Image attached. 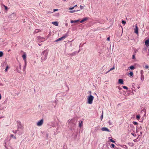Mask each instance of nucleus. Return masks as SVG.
<instances>
[{"instance_id": "obj_41", "label": "nucleus", "mask_w": 149, "mask_h": 149, "mask_svg": "<svg viewBox=\"0 0 149 149\" xmlns=\"http://www.w3.org/2000/svg\"><path fill=\"white\" fill-rule=\"evenodd\" d=\"M149 67V66L148 65H146L145 68L146 69H148Z\"/></svg>"}, {"instance_id": "obj_2", "label": "nucleus", "mask_w": 149, "mask_h": 149, "mask_svg": "<svg viewBox=\"0 0 149 149\" xmlns=\"http://www.w3.org/2000/svg\"><path fill=\"white\" fill-rule=\"evenodd\" d=\"M48 52L47 50H44L42 52L41 54L42 61H44L47 58Z\"/></svg>"}, {"instance_id": "obj_6", "label": "nucleus", "mask_w": 149, "mask_h": 149, "mask_svg": "<svg viewBox=\"0 0 149 149\" xmlns=\"http://www.w3.org/2000/svg\"><path fill=\"white\" fill-rule=\"evenodd\" d=\"M37 38H38V41L39 42H43L44 40V38L40 36H38Z\"/></svg>"}, {"instance_id": "obj_3", "label": "nucleus", "mask_w": 149, "mask_h": 149, "mask_svg": "<svg viewBox=\"0 0 149 149\" xmlns=\"http://www.w3.org/2000/svg\"><path fill=\"white\" fill-rule=\"evenodd\" d=\"M94 97L91 95H89L87 98L88 101L87 103H88L89 104H92L93 103V102L94 99Z\"/></svg>"}, {"instance_id": "obj_27", "label": "nucleus", "mask_w": 149, "mask_h": 149, "mask_svg": "<svg viewBox=\"0 0 149 149\" xmlns=\"http://www.w3.org/2000/svg\"><path fill=\"white\" fill-rule=\"evenodd\" d=\"M3 55V53L2 52L0 51V57H2Z\"/></svg>"}, {"instance_id": "obj_23", "label": "nucleus", "mask_w": 149, "mask_h": 149, "mask_svg": "<svg viewBox=\"0 0 149 149\" xmlns=\"http://www.w3.org/2000/svg\"><path fill=\"white\" fill-rule=\"evenodd\" d=\"M26 66V62H25L24 66L23 68V70L24 71L25 70Z\"/></svg>"}, {"instance_id": "obj_40", "label": "nucleus", "mask_w": 149, "mask_h": 149, "mask_svg": "<svg viewBox=\"0 0 149 149\" xmlns=\"http://www.w3.org/2000/svg\"><path fill=\"white\" fill-rule=\"evenodd\" d=\"M8 68V66H7L6 68L5 69V71L6 72L7 71V70Z\"/></svg>"}, {"instance_id": "obj_25", "label": "nucleus", "mask_w": 149, "mask_h": 149, "mask_svg": "<svg viewBox=\"0 0 149 149\" xmlns=\"http://www.w3.org/2000/svg\"><path fill=\"white\" fill-rule=\"evenodd\" d=\"M129 68L131 70H134L135 68V67L133 66L132 65L130 66Z\"/></svg>"}, {"instance_id": "obj_55", "label": "nucleus", "mask_w": 149, "mask_h": 149, "mask_svg": "<svg viewBox=\"0 0 149 149\" xmlns=\"http://www.w3.org/2000/svg\"><path fill=\"white\" fill-rule=\"evenodd\" d=\"M76 6H77V5H75V6H74V7H76Z\"/></svg>"}, {"instance_id": "obj_8", "label": "nucleus", "mask_w": 149, "mask_h": 149, "mask_svg": "<svg viewBox=\"0 0 149 149\" xmlns=\"http://www.w3.org/2000/svg\"><path fill=\"white\" fill-rule=\"evenodd\" d=\"M135 28L134 29V33H136L137 34H138V28L137 24H136L135 26Z\"/></svg>"}, {"instance_id": "obj_29", "label": "nucleus", "mask_w": 149, "mask_h": 149, "mask_svg": "<svg viewBox=\"0 0 149 149\" xmlns=\"http://www.w3.org/2000/svg\"><path fill=\"white\" fill-rule=\"evenodd\" d=\"M122 87L124 89H126L127 90L128 89V88L125 86H123Z\"/></svg>"}, {"instance_id": "obj_37", "label": "nucleus", "mask_w": 149, "mask_h": 149, "mask_svg": "<svg viewBox=\"0 0 149 149\" xmlns=\"http://www.w3.org/2000/svg\"><path fill=\"white\" fill-rule=\"evenodd\" d=\"M39 31L38 29L36 30L34 32V33H37Z\"/></svg>"}, {"instance_id": "obj_47", "label": "nucleus", "mask_w": 149, "mask_h": 149, "mask_svg": "<svg viewBox=\"0 0 149 149\" xmlns=\"http://www.w3.org/2000/svg\"><path fill=\"white\" fill-rule=\"evenodd\" d=\"M110 37H108L107 38V40L108 41H109L110 40Z\"/></svg>"}, {"instance_id": "obj_36", "label": "nucleus", "mask_w": 149, "mask_h": 149, "mask_svg": "<svg viewBox=\"0 0 149 149\" xmlns=\"http://www.w3.org/2000/svg\"><path fill=\"white\" fill-rule=\"evenodd\" d=\"M140 115H137L136 116V118L137 119H139L140 118Z\"/></svg>"}, {"instance_id": "obj_28", "label": "nucleus", "mask_w": 149, "mask_h": 149, "mask_svg": "<svg viewBox=\"0 0 149 149\" xmlns=\"http://www.w3.org/2000/svg\"><path fill=\"white\" fill-rule=\"evenodd\" d=\"M19 131V130H15V131L13 130V132L14 133H15V134H16V133H17V132H18V131Z\"/></svg>"}, {"instance_id": "obj_34", "label": "nucleus", "mask_w": 149, "mask_h": 149, "mask_svg": "<svg viewBox=\"0 0 149 149\" xmlns=\"http://www.w3.org/2000/svg\"><path fill=\"white\" fill-rule=\"evenodd\" d=\"M122 23L124 25H125L126 24V22L124 20H122Z\"/></svg>"}, {"instance_id": "obj_38", "label": "nucleus", "mask_w": 149, "mask_h": 149, "mask_svg": "<svg viewBox=\"0 0 149 149\" xmlns=\"http://www.w3.org/2000/svg\"><path fill=\"white\" fill-rule=\"evenodd\" d=\"M148 53L147 54V56L149 58V49H148Z\"/></svg>"}, {"instance_id": "obj_26", "label": "nucleus", "mask_w": 149, "mask_h": 149, "mask_svg": "<svg viewBox=\"0 0 149 149\" xmlns=\"http://www.w3.org/2000/svg\"><path fill=\"white\" fill-rule=\"evenodd\" d=\"M10 137L15 139H16V138L15 136L14 135L12 134L10 135Z\"/></svg>"}, {"instance_id": "obj_13", "label": "nucleus", "mask_w": 149, "mask_h": 149, "mask_svg": "<svg viewBox=\"0 0 149 149\" xmlns=\"http://www.w3.org/2000/svg\"><path fill=\"white\" fill-rule=\"evenodd\" d=\"M149 39H148L146 40L145 42V45L146 47H148L149 46Z\"/></svg>"}, {"instance_id": "obj_32", "label": "nucleus", "mask_w": 149, "mask_h": 149, "mask_svg": "<svg viewBox=\"0 0 149 149\" xmlns=\"http://www.w3.org/2000/svg\"><path fill=\"white\" fill-rule=\"evenodd\" d=\"M3 6L4 7L5 9L6 10H7V9H8V8L7 7V6H5L4 5H3Z\"/></svg>"}, {"instance_id": "obj_57", "label": "nucleus", "mask_w": 149, "mask_h": 149, "mask_svg": "<svg viewBox=\"0 0 149 149\" xmlns=\"http://www.w3.org/2000/svg\"><path fill=\"white\" fill-rule=\"evenodd\" d=\"M56 130H58V128H57V129H56Z\"/></svg>"}, {"instance_id": "obj_18", "label": "nucleus", "mask_w": 149, "mask_h": 149, "mask_svg": "<svg viewBox=\"0 0 149 149\" xmlns=\"http://www.w3.org/2000/svg\"><path fill=\"white\" fill-rule=\"evenodd\" d=\"M79 52H79H74L70 54V55L74 56L76 54V53H78Z\"/></svg>"}, {"instance_id": "obj_7", "label": "nucleus", "mask_w": 149, "mask_h": 149, "mask_svg": "<svg viewBox=\"0 0 149 149\" xmlns=\"http://www.w3.org/2000/svg\"><path fill=\"white\" fill-rule=\"evenodd\" d=\"M43 123V120L42 119L39 121L37 123V125L39 126L42 125Z\"/></svg>"}, {"instance_id": "obj_59", "label": "nucleus", "mask_w": 149, "mask_h": 149, "mask_svg": "<svg viewBox=\"0 0 149 149\" xmlns=\"http://www.w3.org/2000/svg\"><path fill=\"white\" fill-rule=\"evenodd\" d=\"M75 137H76L77 136V134H76V135H75Z\"/></svg>"}, {"instance_id": "obj_54", "label": "nucleus", "mask_w": 149, "mask_h": 149, "mask_svg": "<svg viewBox=\"0 0 149 149\" xmlns=\"http://www.w3.org/2000/svg\"><path fill=\"white\" fill-rule=\"evenodd\" d=\"M65 25H66V26H67V25H68V24H67V23L66 24H65Z\"/></svg>"}, {"instance_id": "obj_51", "label": "nucleus", "mask_w": 149, "mask_h": 149, "mask_svg": "<svg viewBox=\"0 0 149 149\" xmlns=\"http://www.w3.org/2000/svg\"><path fill=\"white\" fill-rule=\"evenodd\" d=\"M140 129H142V127L141 126H140Z\"/></svg>"}, {"instance_id": "obj_48", "label": "nucleus", "mask_w": 149, "mask_h": 149, "mask_svg": "<svg viewBox=\"0 0 149 149\" xmlns=\"http://www.w3.org/2000/svg\"><path fill=\"white\" fill-rule=\"evenodd\" d=\"M100 118H101V120L103 118V114H102L101 116H100Z\"/></svg>"}, {"instance_id": "obj_30", "label": "nucleus", "mask_w": 149, "mask_h": 149, "mask_svg": "<svg viewBox=\"0 0 149 149\" xmlns=\"http://www.w3.org/2000/svg\"><path fill=\"white\" fill-rule=\"evenodd\" d=\"M129 75L130 76H132L133 75V72H132V71H131L130 73H129Z\"/></svg>"}, {"instance_id": "obj_4", "label": "nucleus", "mask_w": 149, "mask_h": 149, "mask_svg": "<svg viewBox=\"0 0 149 149\" xmlns=\"http://www.w3.org/2000/svg\"><path fill=\"white\" fill-rule=\"evenodd\" d=\"M68 36V32H67V33L61 37L55 40V42H57L58 41H60L61 40H63L65 38H66Z\"/></svg>"}, {"instance_id": "obj_53", "label": "nucleus", "mask_w": 149, "mask_h": 149, "mask_svg": "<svg viewBox=\"0 0 149 149\" xmlns=\"http://www.w3.org/2000/svg\"><path fill=\"white\" fill-rule=\"evenodd\" d=\"M131 127H134V126L132 125H131Z\"/></svg>"}, {"instance_id": "obj_60", "label": "nucleus", "mask_w": 149, "mask_h": 149, "mask_svg": "<svg viewBox=\"0 0 149 149\" xmlns=\"http://www.w3.org/2000/svg\"><path fill=\"white\" fill-rule=\"evenodd\" d=\"M109 124H110V125L111 124V123H110V122H109Z\"/></svg>"}, {"instance_id": "obj_35", "label": "nucleus", "mask_w": 149, "mask_h": 149, "mask_svg": "<svg viewBox=\"0 0 149 149\" xmlns=\"http://www.w3.org/2000/svg\"><path fill=\"white\" fill-rule=\"evenodd\" d=\"M109 139L110 140V141L111 142H112V143H115V141H114V140H113L112 139Z\"/></svg>"}, {"instance_id": "obj_20", "label": "nucleus", "mask_w": 149, "mask_h": 149, "mask_svg": "<svg viewBox=\"0 0 149 149\" xmlns=\"http://www.w3.org/2000/svg\"><path fill=\"white\" fill-rule=\"evenodd\" d=\"M114 68H115L114 66H113V68H110V69L107 72H106V74L107 73H108L110 71L114 69Z\"/></svg>"}, {"instance_id": "obj_31", "label": "nucleus", "mask_w": 149, "mask_h": 149, "mask_svg": "<svg viewBox=\"0 0 149 149\" xmlns=\"http://www.w3.org/2000/svg\"><path fill=\"white\" fill-rule=\"evenodd\" d=\"M143 73H144V72H143V70H141L140 74H141V75H143Z\"/></svg>"}, {"instance_id": "obj_16", "label": "nucleus", "mask_w": 149, "mask_h": 149, "mask_svg": "<svg viewBox=\"0 0 149 149\" xmlns=\"http://www.w3.org/2000/svg\"><path fill=\"white\" fill-rule=\"evenodd\" d=\"M79 21V20H71L70 22L71 23H77Z\"/></svg>"}, {"instance_id": "obj_24", "label": "nucleus", "mask_w": 149, "mask_h": 149, "mask_svg": "<svg viewBox=\"0 0 149 149\" xmlns=\"http://www.w3.org/2000/svg\"><path fill=\"white\" fill-rule=\"evenodd\" d=\"M80 10H71V11H70V13H73L74 12H75L76 11H79Z\"/></svg>"}, {"instance_id": "obj_5", "label": "nucleus", "mask_w": 149, "mask_h": 149, "mask_svg": "<svg viewBox=\"0 0 149 149\" xmlns=\"http://www.w3.org/2000/svg\"><path fill=\"white\" fill-rule=\"evenodd\" d=\"M17 126L18 129H22L23 128V127L22 125L21 122L19 121H17Z\"/></svg>"}, {"instance_id": "obj_9", "label": "nucleus", "mask_w": 149, "mask_h": 149, "mask_svg": "<svg viewBox=\"0 0 149 149\" xmlns=\"http://www.w3.org/2000/svg\"><path fill=\"white\" fill-rule=\"evenodd\" d=\"M103 131H107L108 132H110V131L106 127H102L101 129Z\"/></svg>"}, {"instance_id": "obj_33", "label": "nucleus", "mask_w": 149, "mask_h": 149, "mask_svg": "<svg viewBox=\"0 0 149 149\" xmlns=\"http://www.w3.org/2000/svg\"><path fill=\"white\" fill-rule=\"evenodd\" d=\"M82 121H81V123H80V122H79V127H81L82 126Z\"/></svg>"}, {"instance_id": "obj_56", "label": "nucleus", "mask_w": 149, "mask_h": 149, "mask_svg": "<svg viewBox=\"0 0 149 149\" xmlns=\"http://www.w3.org/2000/svg\"><path fill=\"white\" fill-rule=\"evenodd\" d=\"M19 68H21V65H19Z\"/></svg>"}, {"instance_id": "obj_49", "label": "nucleus", "mask_w": 149, "mask_h": 149, "mask_svg": "<svg viewBox=\"0 0 149 149\" xmlns=\"http://www.w3.org/2000/svg\"><path fill=\"white\" fill-rule=\"evenodd\" d=\"M135 57V56L134 55H132V59H134Z\"/></svg>"}, {"instance_id": "obj_61", "label": "nucleus", "mask_w": 149, "mask_h": 149, "mask_svg": "<svg viewBox=\"0 0 149 149\" xmlns=\"http://www.w3.org/2000/svg\"><path fill=\"white\" fill-rule=\"evenodd\" d=\"M140 134H142V132H140Z\"/></svg>"}, {"instance_id": "obj_17", "label": "nucleus", "mask_w": 149, "mask_h": 149, "mask_svg": "<svg viewBox=\"0 0 149 149\" xmlns=\"http://www.w3.org/2000/svg\"><path fill=\"white\" fill-rule=\"evenodd\" d=\"M147 52V49L145 48H144L142 50V52L143 53H145V52Z\"/></svg>"}, {"instance_id": "obj_39", "label": "nucleus", "mask_w": 149, "mask_h": 149, "mask_svg": "<svg viewBox=\"0 0 149 149\" xmlns=\"http://www.w3.org/2000/svg\"><path fill=\"white\" fill-rule=\"evenodd\" d=\"M131 134H132L133 136H136V134H134L133 133H131Z\"/></svg>"}, {"instance_id": "obj_22", "label": "nucleus", "mask_w": 149, "mask_h": 149, "mask_svg": "<svg viewBox=\"0 0 149 149\" xmlns=\"http://www.w3.org/2000/svg\"><path fill=\"white\" fill-rule=\"evenodd\" d=\"M133 123L134 125H138L139 124V123L135 121H133Z\"/></svg>"}, {"instance_id": "obj_64", "label": "nucleus", "mask_w": 149, "mask_h": 149, "mask_svg": "<svg viewBox=\"0 0 149 149\" xmlns=\"http://www.w3.org/2000/svg\"><path fill=\"white\" fill-rule=\"evenodd\" d=\"M63 1H66V0H63Z\"/></svg>"}, {"instance_id": "obj_46", "label": "nucleus", "mask_w": 149, "mask_h": 149, "mask_svg": "<svg viewBox=\"0 0 149 149\" xmlns=\"http://www.w3.org/2000/svg\"><path fill=\"white\" fill-rule=\"evenodd\" d=\"M58 10V9H54L53 10H54V12H55L56 11H57Z\"/></svg>"}, {"instance_id": "obj_43", "label": "nucleus", "mask_w": 149, "mask_h": 149, "mask_svg": "<svg viewBox=\"0 0 149 149\" xmlns=\"http://www.w3.org/2000/svg\"><path fill=\"white\" fill-rule=\"evenodd\" d=\"M80 7L81 9H83L84 8V7L81 5L80 6Z\"/></svg>"}, {"instance_id": "obj_45", "label": "nucleus", "mask_w": 149, "mask_h": 149, "mask_svg": "<svg viewBox=\"0 0 149 149\" xmlns=\"http://www.w3.org/2000/svg\"><path fill=\"white\" fill-rule=\"evenodd\" d=\"M18 134L19 135H21L22 134V132H18Z\"/></svg>"}, {"instance_id": "obj_1", "label": "nucleus", "mask_w": 149, "mask_h": 149, "mask_svg": "<svg viewBox=\"0 0 149 149\" xmlns=\"http://www.w3.org/2000/svg\"><path fill=\"white\" fill-rule=\"evenodd\" d=\"M77 122V120L76 119L73 118L71 120H69L68 121L69 124V127L70 130L72 131L74 130L76 127V123Z\"/></svg>"}, {"instance_id": "obj_19", "label": "nucleus", "mask_w": 149, "mask_h": 149, "mask_svg": "<svg viewBox=\"0 0 149 149\" xmlns=\"http://www.w3.org/2000/svg\"><path fill=\"white\" fill-rule=\"evenodd\" d=\"M128 144L130 146L132 147L134 146V143H128Z\"/></svg>"}, {"instance_id": "obj_21", "label": "nucleus", "mask_w": 149, "mask_h": 149, "mask_svg": "<svg viewBox=\"0 0 149 149\" xmlns=\"http://www.w3.org/2000/svg\"><path fill=\"white\" fill-rule=\"evenodd\" d=\"M141 81H143L144 79V76L143 75H141Z\"/></svg>"}, {"instance_id": "obj_44", "label": "nucleus", "mask_w": 149, "mask_h": 149, "mask_svg": "<svg viewBox=\"0 0 149 149\" xmlns=\"http://www.w3.org/2000/svg\"><path fill=\"white\" fill-rule=\"evenodd\" d=\"M74 6L73 7H72L71 8H69V10H72L74 9Z\"/></svg>"}, {"instance_id": "obj_12", "label": "nucleus", "mask_w": 149, "mask_h": 149, "mask_svg": "<svg viewBox=\"0 0 149 149\" xmlns=\"http://www.w3.org/2000/svg\"><path fill=\"white\" fill-rule=\"evenodd\" d=\"M144 113V116H145L146 115V109H143L141 111V113Z\"/></svg>"}, {"instance_id": "obj_10", "label": "nucleus", "mask_w": 149, "mask_h": 149, "mask_svg": "<svg viewBox=\"0 0 149 149\" xmlns=\"http://www.w3.org/2000/svg\"><path fill=\"white\" fill-rule=\"evenodd\" d=\"M88 19V17H86L85 18H83L80 21V23H82L85 21L87 20Z\"/></svg>"}, {"instance_id": "obj_63", "label": "nucleus", "mask_w": 149, "mask_h": 149, "mask_svg": "<svg viewBox=\"0 0 149 149\" xmlns=\"http://www.w3.org/2000/svg\"><path fill=\"white\" fill-rule=\"evenodd\" d=\"M38 45H39V46H40V45H40V44H38Z\"/></svg>"}, {"instance_id": "obj_52", "label": "nucleus", "mask_w": 149, "mask_h": 149, "mask_svg": "<svg viewBox=\"0 0 149 149\" xmlns=\"http://www.w3.org/2000/svg\"><path fill=\"white\" fill-rule=\"evenodd\" d=\"M1 94H0V100L1 99Z\"/></svg>"}, {"instance_id": "obj_62", "label": "nucleus", "mask_w": 149, "mask_h": 149, "mask_svg": "<svg viewBox=\"0 0 149 149\" xmlns=\"http://www.w3.org/2000/svg\"><path fill=\"white\" fill-rule=\"evenodd\" d=\"M2 118V117H0V119L1 118Z\"/></svg>"}, {"instance_id": "obj_58", "label": "nucleus", "mask_w": 149, "mask_h": 149, "mask_svg": "<svg viewBox=\"0 0 149 149\" xmlns=\"http://www.w3.org/2000/svg\"><path fill=\"white\" fill-rule=\"evenodd\" d=\"M17 72H20V71H19V70H17Z\"/></svg>"}, {"instance_id": "obj_11", "label": "nucleus", "mask_w": 149, "mask_h": 149, "mask_svg": "<svg viewBox=\"0 0 149 149\" xmlns=\"http://www.w3.org/2000/svg\"><path fill=\"white\" fill-rule=\"evenodd\" d=\"M25 62H26V55L25 53H24L22 56Z\"/></svg>"}, {"instance_id": "obj_50", "label": "nucleus", "mask_w": 149, "mask_h": 149, "mask_svg": "<svg viewBox=\"0 0 149 149\" xmlns=\"http://www.w3.org/2000/svg\"><path fill=\"white\" fill-rule=\"evenodd\" d=\"M89 93H90V95H91V91H89Z\"/></svg>"}, {"instance_id": "obj_15", "label": "nucleus", "mask_w": 149, "mask_h": 149, "mask_svg": "<svg viewBox=\"0 0 149 149\" xmlns=\"http://www.w3.org/2000/svg\"><path fill=\"white\" fill-rule=\"evenodd\" d=\"M52 24L56 26L58 25V22H52Z\"/></svg>"}, {"instance_id": "obj_42", "label": "nucleus", "mask_w": 149, "mask_h": 149, "mask_svg": "<svg viewBox=\"0 0 149 149\" xmlns=\"http://www.w3.org/2000/svg\"><path fill=\"white\" fill-rule=\"evenodd\" d=\"M111 147H112V148H114V147H115V145L113 144H111Z\"/></svg>"}, {"instance_id": "obj_14", "label": "nucleus", "mask_w": 149, "mask_h": 149, "mask_svg": "<svg viewBox=\"0 0 149 149\" xmlns=\"http://www.w3.org/2000/svg\"><path fill=\"white\" fill-rule=\"evenodd\" d=\"M118 83L119 84H123V79H120L118 80Z\"/></svg>"}]
</instances>
